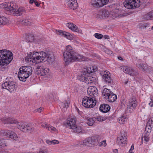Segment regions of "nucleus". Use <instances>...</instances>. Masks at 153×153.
<instances>
[{"mask_svg":"<svg viewBox=\"0 0 153 153\" xmlns=\"http://www.w3.org/2000/svg\"><path fill=\"white\" fill-rule=\"evenodd\" d=\"M64 61L66 65L76 61H80L82 57L81 56L75 52L73 48L70 45L66 47V50L63 53Z\"/></svg>","mask_w":153,"mask_h":153,"instance_id":"obj_2","label":"nucleus"},{"mask_svg":"<svg viewBox=\"0 0 153 153\" xmlns=\"http://www.w3.org/2000/svg\"><path fill=\"white\" fill-rule=\"evenodd\" d=\"M39 153H47V152L45 151L42 150L40 151L39 152Z\"/></svg>","mask_w":153,"mask_h":153,"instance_id":"obj_56","label":"nucleus"},{"mask_svg":"<svg viewBox=\"0 0 153 153\" xmlns=\"http://www.w3.org/2000/svg\"><path fill=\"white\" fill-rule=\"evenodd\" d=\"M137 105V102L135 97L133 96L129 100L127 108L132 109H134Z\"/></svg>","mask_w":153,"mask_h":153,"instance_id":"obj_17","label":"nucleus"},{"mask_svg":"<svg viewBox=\"0 0 153 153\" xmlns=\"http://www.w3.org/2000/svg\"><path fill=\"white\" fill-rule=\"evenodd\" d=\"M134 148V144H133L131 145V148L130 149V151H132L133 150Z\"/></svg>","mask_w":153,"mask_h":153,"instance_id":"obj_54","label":"nucleus"},{"mask_svg":"<svg viewBox=\"0 0 153 153\" xmlns=\"http://www.w3.org/2000/svg\"><path fill=\"white\" fill-rule=\"evenodd\" d=\"M121 68L125 73L128 74L130 75H132L134 74V71L131 67L123 66L121 67Z\"/></svg>","mask_w":153,"mask_h":153,"instance_id":"obj_20","label":"nucleus"},{"mask_svg":"<svg viewBox=\"0 0 153 153\" xmlns=\"http://www.w3.org/2000/svg\"><path fill=\"white\" fill-rule=\"evenodd\" d=\"M96 81L95 77L92 76H86L85 82L87 84H90L93 83H94Z\"/></svg>","mask_w":153,"mask_h":153,"instance_id":"obj_22","label":"nucleus"},{"mask_svg":"<svg viewBox=\"0 0 153 153\" xmlns=\"http://www.w3.org/2000/svg\"><path fill=\"white\" fill-rule=\"evenodd\" d=\"M42 108H40L37 109L36 110V111L37 112L39 113H40L42 111Z\"/></svg>","mask_w":153,"mask_h":153,"instance_id":"obj_51","label":"nucleus"},{"mask_svg":"<svg viewBox=\"0 0 153 153\" xmlns=\"http://www.w3.org/2000/svg\"><path fill=\"white\" fill-rule=\"evenodd\" d=\"M102 74H103L102 78L104 79L105 81L108 83H110L111 79L109 73L107 71H105L103 72Z\"/></svg>","mask_w":153,"mask_h":153,"instance_id":"obj_21","label":"nucleus"},{"mask_svg":"<svg viewBox=\"0 0 153 153\" xmlns=\"http://www.w3.org/2000/svg\"><path fill=\"white\" fill-rule=\"evenodd\" d=\"M18 73V76L19 80L23 82L26 81L27 79L32 73V68L29 66L21 67Z\"/></svg>","mask_w":153,"mask_h":153,"instance_id":"obj_5","label":"nucleus"},{"mask_svg":"<svg viewBox=\"0 0 153 153\" xmlns=\"http://www.w3.org/2000/svg\"><path fill=\"white\" fill-rule=\"evenodd\" d=\"M56 33L58 35L61 36H63L64 35V33L65 31H63L61 30H56Z\"/></svg>","mask_w":153,"mask_h":153,"instance_id":"obj_41","label":"nucleus"},{"mask_svg":"<svg viewBox=\"0 0 153 153\" xmlns=\"http://www.w3.org/2000/svg\"><path fill=\"white\" fill-rule=\"evenodd\" d=\"M9 22L8 19L4 16H0V26L6 25Z\"/></svg>","mask_w":153,"mask_h":153,"instance_id":"obj_26","label":"nucleus"},{"mask_svg":"<svg viewBox=\"0 0 153 153\" xmlns=\"http://www.w3.org/2000/svg\"><path fill=\"white\" fill-rule=\"evenodd\" d=\"M76 120L74 118H68L67 119L66 126L71 129H74L76 127Z\"/></svg>","mask_w":153,"mask_h":153,"instance_id":"obj_15","label":"nucleus"},{"mask_svg":"<svg viewBox=\"0 0 153 153\" xmlns=\"http://www.w3.org/2000/svg\"><path fill=\"white\" fill-rule=\"evenodd\" d=\"M94 123V121L92 118H89L87 119V124L89 126L93 125Z\"/></svg>","mask_w":153,"mask_h":153,"instance_id":"obj_36","label":"nucleus"},{"mask_svg":"<svg viewBox=\"0 0 153 153\" xmlns=\"http://www.w3.org/2000/svg\"><path fill=\"white\" fill-rule=\"evenodd\" d=\"M151 122V121H149V122H148L147 123V124H149V126H150L151 127V126H153V122H152V121H151V124H150V122Z\"/></svg>","mask_w":153,"mask_h":153,"instance_id":"obj_52","label":"nucleus"},{"mask_svg":"<svg viewBox=\"0 0 153 153\" xmlns=\"http://www.w3.org/2000/svg\"><path fill=\"white\" fill-rule=\"evenodd\" d=\"M113 17H117L120 14V11L118 9H115L114 11L112 12Z\"/></svg>","mask_w":153,"mask_h":153,"instance_id":"obj_35","label":"nucleus"},{"mask_svg":"<svg viewBox=\"0 0 153 153\" xmlns=\"http://www.w3.org/2000/svg\"><path fill=\"white\" fill-rule=\"evenodd\" d=\"M5 144V141L4 140L0 139V149L1 147L4 145Z\"/></svg>","mask_w":153,"mask_h":153,"instance_id":"obj_46","label":"nucleus"},{"mask_svg":"<svg viewBox=\"0 0 153 153\" xmlns=\"http://www.w3.org/2000/svg\"><path fill=\"white\" fill-rule=\"evenodd\" d=\"M128 120L127 115H123L118 118V122L121 124H125Z\"/></svg>","mask_w":153,"mask_h":153,"instance_id":"obj_25","label":"nucleus"},{"mask_svg":"<svg viewBox=\"0 0 153 153\" xmlns=\"http://www.w3.org/2000/svg\"><path fill=\"white\" fill-rule=\"evenodd\" d=\"M96 103V100L92 98L85 97L82 99V105L85 108H93Z\"/></svg>","mask_w":153,"mask_h":153,"instance_id":"obj_8","label":"nucleus"},{"mask_svg":"<svg viewBox=\"0 0 153 153\" xmlns=\"http://www.w3.org/2000/svg\"><path fill=\"white\" fill-rule=\"evenodd\" d=\"M32 23V20L30 19H24L22 21V23L24 25H28Z\"/></svg>","mask_w":153,"mask_h":153,"instance_id":"obj_31","label":"nucleus"},{"mask_svg":"<svg viewBox=\"0 0 153 153\" xmlns=\"http://www.w3.org/2000/svg\"><path fill=\"white\" fill-rule=\"evenodd\" d=\"M124 7L128 9H134L140 6V1L137 2L136 0H125L123 2Z\"/></svg>","mask_w":153,"mask_h":153,"instance_id":"obj_9","label":"nucleus"},{"mask_svg":"<svg viewBox=\"0 0 153 153\" xmlns=\"http://www.w3.org/2000/svg\"><path fill=\"white\" fill-rule=\"evenodd\" d=\"M66 3L68 7L71 9L74 10L78 7L76 0H66Z\"/></svg>","mask_w":153,"mask_h":153,"instance_id":"obj_16","label":"nucleus"},{"mask_svg":"<svg viewBox=\"0 0 153 153\" xmlns=\"http://www.w3.org/2000/svg\"><path fill=\"white\" fill-rule=\"evenodd\" d=\"M13 58L12 53L7 50L0 51V71H4L7 69V66L12 60Z\"/></svg>","mask_w":153,"mask_h":153,"instance_id":"obj_3","label":"nucleus"},{"mask_svg":"<svg viewBox=\"0 0 153 153\" xmlns=\"http://www.w3.org/2000/svg\"><path fill=\"white\" fill-rule=\"evenodd\" d=\"M17 128L22 131L31 132L35 130V128L33 126L24 122H17Z\"/></svg>","mask_w":153,"mask_h":153,"instance_id":"obj_7","label":"nucleus"},{"mask_svg":"<svg viewBox=\"0 0 153 153\" xmlns=\"http://www.w3.org/2000/svg\"><path fill=\"white\" fill-rule=\"evenodd\" d=\"M95 119L99 121H103L105 120V119L104 118H103L101 116L99 115L95 117Z\"/></svg>","mask_w":153,"mask_h":153,"instance_id":"obj_43","label":"nucleus"},{"mask_svg":"<svg viewBox=\"0 0 153 153\" xmlns=\"http://www.w3.org/2000/svg\"><path fill=\"white\" fill-rule=\"evenodd\" d=\"M136 66L143 71H145L146 70V65L144 64H137Z\"/></svg>","mask_w":153,"mask_h":153,"instance_id":"obj_32","label":"nucleus"},{"mask_svg":"<svg viewBox=\"0 0 153 153\" xmlns=\"http://www.w3.org/2000/svg\"><path fill=\"white\" fill-rule=\"evenodd\" d=\"M94 36L96 38L98 39H101L103 36V35L102 34L98 33H95L94 34Z\"/></svg>","mask_w":153,"mask_h":153,"instance_id":"obj_44","label":"nucleus"},{"mask_svg":"<svg viewBox=\"0 0 153 153\" xmlns=\"http://www.w3.org/2000/svg\"><path fill=\"white\" fill-rule=\"evenodd\" d=\"M1 121L4 124H16L17 120L13 118L4 117L1 119Z\"/></svg>","mask_w":153,"mask_h":153,"instance_id":"obj_18","label":"nucleus"},{"mask_svg":"<svg viewBox=\"0 0 153 153\" xmlns=\"http://www.w3.org/2000/svg\"><path fill=\"white\" fill-rule=\"evenodd\" d=\"M150 99L151 101L149 103V105L151 106H153V96L151 97Z\"/></svg>","mask_w":153,"mask_h":153,"instance_id":"obj_48","label":"nucleus"},{"mask_svg":"<svg viewBox=\"0 0 153 153\" xmlns=\"http://www.w3.org/2000/svg\"><path fill=\"white\" fill-rule=\"evenodd\" d=\"M46 143L47 144H48L49 145L52 144V140L50 141L49 140H46Z\"/></svg>","mask_w":153,"mask_h":153,"instance_id":"obj_53","label":"nucleus"},{"mask_svg":"<svg viewBox=\"0 0 153 153\" xmlns=\"http://www.w3.org/2000/svg\"><path fill=\"white\" fill-rule=\"evenodd\" d=\"M88 74L84 71L82 73L81 75L78 77V79L80 81L84 82H85L86 76H88Z\"/></svg>","mask_w":153,"mask_h":153,"instance_id":"obj_28","label":"nucleus"},{"mask_svg":"<svg viewBox=\"0 0 153 153\" xmlns=\"http://www.w3.org/2000/svg\"><path fill=\"white\" fill-rule=\"evenodd\" d=\"M147 132L148 133H149V131H147ZM149 134H147V136H145L144 137V140L148 142L149 140V138L148 137V135Z\"/></svg>","mask_w":153,"mask_h":153,"instance_id":"obj_47","label":"nucleus"},{"mask_svg":"<svg viewBox=\"0 0 153 153\" xmlns=\"http://www.w3.org/2000/svg\"><path fill=\"white\" fill-rule=\"evenodd\" d=\"M144 19L146 20H149L153 18V14L152 11L150 12L144 16Z\"/></svg>","mask_w":153,"mask_h":153,"instance_id":"obj_29","label":"nucleus"},{"mask_svg":"<svg viewBox=\"0 0 153 153\" xmlns=\"http://www.w3.org/2000/svg\"><path fill=\"white\" fill-rule=\"evenodd\" d=\"M52 144H58L59 143V142L58 140H52Z\"/></svg>","mask_w":153,"mask_h":153,"instance_id":"obj_49","label":"nucleus"},{"mask_svg":"<svg viewBox=\"0 0 153 153\" xmlns=\"http://www.w3.org/2000/svg\"><path fill=\"white\" fill-rule=\"evenodd\" d=\"M129 153H134V152H132V151H130V149L129 150Z\"/></svg>","mask_w":153,"mask_h":153,"instance_id":"obj_63","label":"nucleus"},{"mask_svg":"<svg viewBox=\"0 0 153 153\" xmlns=\"http://www.w3.org/2000/svg\"><path fill=\"white\" fill-rule=\"evenodd\" d=\"M0 8L4 9L6 14L16 16H20L25 12L24 7H21L17 9L15 4L13 2H7L0 4Z\"/></svg>","mask_w":153,"mask_h":153,"instance_id":"obj_1","label":"nucleus"},{"mask_svg":"<svg viewBox=\"0 0 153 153\" xmlns=\"http://www.w3.org/2000/svg\"><path fill=\"white\" fill-rule=\"evenodd\" d=\"M109 0H95L92 1L91 4L95 8L100 7L108 4Z\"/></svg>","mask_w":153,"mask_h":153,"instance_id":"obj_12","label":"nucleus"},{"mask_svg":"<svg viewBox=\"0 0 153 153\" xmlns=\"http://www.w3.org/2000/svg\"><path fill=\"white\" fill-rule=\"evenodd\" d=\"M97 17H99V18L100 19L103 18L105 17L103 12L102 11H100L97 14Z\"/></svg>","mask_w":153,"mask_h":153,"instance_id":"obj_42","label":"nucleus"},{"mask_svg":"<svg viewBox=\"0 0 153 153\" xmlns=\"http://www.w3.org/2000/svg\"><path fill=\"white\" fill-rule=\"evenodd\" d=\"M117 142L118 144L122 146H123L127 144V135L125 131H120L118 135Z\"/></svg>","mask_w":153,"mask_h":153,"instance_id":"obj_10","label":"nucleus"},{"mask_svg":"<svg viewBox=\"0 0 153 153\" xmlns=\"http://www.w3.org/2000/svg\"><path fill=\"white\" fill-rule=\"evenodd\" d=\"M88 94L90 96H93L96 97L97 96V89L95 87L90 86L88 88L87 90Z\"/></svg>","mask_w":153,"mask_h":153,"instance_id":"obj_19","label":"nucleus"},{"mask_svg":"<svg viewBox=\"0 0 153 153\" xmlns=\"http://www.w3.org/2000/svg\"><path fill=\"white\" fill-rule=\"evenodd\" d=\"M36 5L37 7H39L40 4L38 3L36 1H35V2H34Z\"/></svg>","mask_w":153,"mask_h":153,"instance_id":"obj_55","label":"nucleus"},{"mask_svg":"<svg viewBox=\"0 0 153 153\" xmlns=\"http://www.w3.org/2000/svg\"><path fill=\"white\" fill-rule=\"evenodd\" d=\"M108 100L110 102H113L115 101L117 99V95L112 92L107 97Z\"/></svg>","mask_w":153,"mask_h":153,"instance_id":"obj_27","label":"nucleus"},{"mask_svg":"<svg viewBox=\"0 0 153 153\" xmlns=\"http://www.w3.org/2000/svg\"><path fill=\"white\" fill-rule=\"evenodd\" d=\"M1 87L3 88L7 89L10 92H12L16 89V83L13 81H6L2 84Z\"/></svg>","mask_w":153,"mask_h":153,"instance_id":"obj_11","label":"nucleus"},{"mask_svg":"<svg viewBox=\"0 0 153 153\" xmlns=\"http://www.w3.org/2000/svg\"><path fill=\"white\" fill-rule=\"evenodd\" d=\"M100 140V137L99 136L88 137L83 141V144L88 147L96 146L98 145Z\"/></svg>","mask_w":153,"mask_h":153,"instance_id":"obj_6","label":"nucleus"},{"mask_svg":"<svg viewBox=\"0 0 153 153\" xmlns=\"http://www.w3.org/2000/svg\"><path fill=\"white\" fill-rule=\"evenodd\" d=\"M47 129L48 131H49L51 132L57 131V130L55 127L52 126L50 124H49Z\"/></svg>","mask_w":153,"mask_h":153,"instance_id":"obj_38","label":"nucleus"},{"mask_svg":"<svg viewBox=\"0 0 153 153\" xmlns=\"http://www.w3.org/2000/svg\"><path fill=\"white\" fill-rule=\"evenodd\" d=\"M3 135L7 137L16 141L18 140L17 134L14 132L7 130H5L3 132Z\"/></svg>","mask_w":153,"mask_h":153,"instance_id":"obj_13","label":"nucleus"},{"mask_svg":"<svg viewBox=\"0 0 153 153\" xmlns=\"http://www.w3.org/2000/svg\"><path fill=\"white\" fill-rule=\"evenodd\" d=\"M112 92L109 89L105 88L103 91L102 94L105 97V98H106L108 96V95H109Z\"/></svg>","mask_w":153,"mask_h":153,"instance_id":"obj_30","label":"nucleus"},{"mask_svg":"<svg viewBox=\"0 0 153 153\" xmlns=\"http://www.w3.org/2000/svg\"><path fill=\"white\" fill-rule=\"evenodd\" d=\"M70 102L68 100L65 102H62L61 104V106L63 108H67L69 106Z\"/></svg>","mask_w":153,"mask_h":153,"instance_id":"obj_34","label":"nucleus"},{"mask_svg":"<svg viewBox=\"0 0 153 153\" xmlns=\"http://www.w3.org/2000/svg\"><path fill=\"white\" fill-rule=\"evenodd\" d=\"M48 58L47 54L45 52H33V54L28 55L26 57L25 60L26 62H32L36 64L42 62L44 60H46Z\"/></svg>","mask_w":153,"mask_h":153,"instance_id":"obj_4","label":"nucleus"},{"mask_svg":"<svg viewBox=\"0 0 153 153\" xmlns=\"http://www.w3.org/2000/svg\"><path fill=\"white\" fill-rule=\"evenodd\" d=\"M37 73L41 76H44L45 77H48L49 75V70L48 69H45L41 66H38L36 68Z\"/></svg>","mask_w":153,"mask_h":153,"instance_id":"obj_14","label":"nucleus"},{"mask_svg":"<svg viewBox=\"0 0 153 153\" xmlns=\"http://www.w3.org/2000/svg\"><path fill=\"white\" fill-rule=\"evenodd\" d=\"M98 145H99V146H105L107 145V143H106V140H104L102 141L101 142H100V141L99 142L98 144Z\"/></svg>","mask_w":153,"mask_h":153,"instance_id":"obj_40","label":"nucleus"},{"mask_svg":"<svg viewBox=\"0 0 153 153\" xmlns=\"http://www.w3.org/2000/svg\"><path fill=\"white\" fill-rule=\"evenodd\" d=\"M64 33L63 37H64L68 39L69 40H71L73 39V36L69 33L65 32Z\"/></svg>","mask_w":153,"mask_h":153,"instance_id":"obj_33","label":"nucleus"},{"mask_svg":"<svg viewBox=\"0 0 153 153\" xmlns=\"http://www.w3.org/2000/svg\"><path fill=\"white\" fill-rule=\"evenodd\" d=\"M113 152L114 153H117L118 152V150L117 149H115L113 150Z\"/></svg>","mask_w":153,"mask_h":153,"instance_id":"obj_59","label":"nucleus"},{"mask_svg":"<svg viewBox=\"0 0 153 153\" xmlns=\"http://www.w3.org/2000/svg\"><path fill=\"white\" fill-rule=\"evenodd\" d=\"M33 40V38L32 37L31 38V40H29L28 39H27L28 41L30 42H32Z\"/></svg>","mask_w":153,"mask_h":153,"instance_id":"obj_62","label":"nucleus"},{"mask_svg":"<svg viewBox=\"0 0 153 153\" xmlns=\"http://www.w3.org/2000/svg\"><path fill=\"white\" fill-rule=\"evenodd\" d=\"M76 128L74 129H72L73 130V131L75 133H79L80 132L82 131L81 128L80 127H77L76 126Z\"/></svg>","mask_w":153,"mask_h":153,"instance_id":"obj_37","label":"nucleus"},{"mask_svg":"<svg viewBox=\"0 0 153 153\" xmlns=\"http://www.w3.org/2000/svg\"><path fill=\"white\" fill-rule=\"evenodd\" d=\"M35 1L34 0H30L29 1V3L30 4H32L34 2H35Z\"/></svg>","mask_w":153,"mask_h":153,"instance_id":"obj_58","label":"nucleus"},{"mask_svg":"<svg viewBox=\"0 0 153 153\" xmlns=\"http://www.w3.org/2000/svg\"><path fill=\"white\" fill-rule=\"evenodd\" d=\"M39 124H41V126L42 128L46 129H47L49 125V124L46 122L39 123Z\"/></svg>","mask_w":153,"mask_h":153,"instance_id":"obj_39","label":"nucleus"},{"mask_svg":"<svg viewBox=\"0 0 153 153\" xmlns=\"http://www.w3.org/2000/svg\"><path fill=\"white\" fill-rule=\"evenodd\" d=\"M149 25V24H145L143 25L141 27V28L143 29H146V27Z\"/></svg>","mask_w":153,"mask_h":153,"instance_id":"obj_50","label":"nucleus"},{"mask_svg":"<svg viewBox=\"0 0 153 153\" xmlns=\"http://www.w3.org/2000/svg\"><path fill=\"white\" fill-rule=\"evenodd\" d=\"M118 59L120 60H123V58L121 56H118Z\"/></svg>","mask_w":153,"mask_h":153,"instance_id":"obj_61","label":"nucleus"},{"mask_svg":"<svg viewBox=\"0 0 153 153\" xmlns=\"http://www.w3.org/2000/svg\"><path fill=\"white\" fill-rule=\"evenodd\" d=\"M109 106L107 104H103L101 105L100 107V110L103 113L108 112L110 109Z\"/></svg>","mask_w":153,"mask_h":153,"instance_id":"obj_24","label":"nucleus"},{"mask_svg":"<svg viewBox=\"0 0 153 153\" xmlns=\"http://www.w3.org/2000/svg\"><path fill=\"white\" fill-rule=\"evenodd\" d=\"M151 29L153 30V26L152 27Z\"/></svg>","mask_w":153,"mask_h":153,"instance_id":"obj_64","label":"nucleus"},{"mask_svg":"<svg viewBox=\"0 0 153 153\" xmlns=\"http://www.w3.org/2000/svg\"><path fill=\"white\" fill-rule=\"evenodd\" d=\"M104 38L105 39H109V36H108V35H105L104 36Z\"/></svg>","mask_w":153,"mask_h":153,"instance_id":"obj_57","label":"nucleus"},{"mask_svg":"<svg viewBox=\"0 0 153 153\" xmlns=\"http://www.w3.org/2000/svg\"><path fill=\"white\" fill-rule=\"evenodd\" d=\"M67 26L73 31L78 32L79 31V29L75 24L71 22L68 23L66 24Z\"/></svg>","mask_w":153,"mask_h":153,"instance_id":"obj_23","label":"nucleus"},{"mask_svg":"<svg viewBox=\"0 0 153 153\" xmlns=\"http://www.w3.org/2000/svg\"><path fill=\"white\" fill-rule=\"evenodd\" d=\"M90 69L91 70V72H95L98 69L97 68L96 66L92 67Z\"/></svg>","mask_w":153,"mask_h":153,"instance_id":"obj_45","label":"nucleus"},{"mask_svg":"<svg viewBox=\"0 0 153 153\" xmlns=\"http://www.w3.org/2000/svg\"><path fill=\"white\" fill-rule=\"evenodd\" d=\"M2 153H11L8 151H2Z\"/></svg>","mask_w":153,"mask_h":153,"instance_id":"obj_60","label":"nucleus"}]
</instances>
